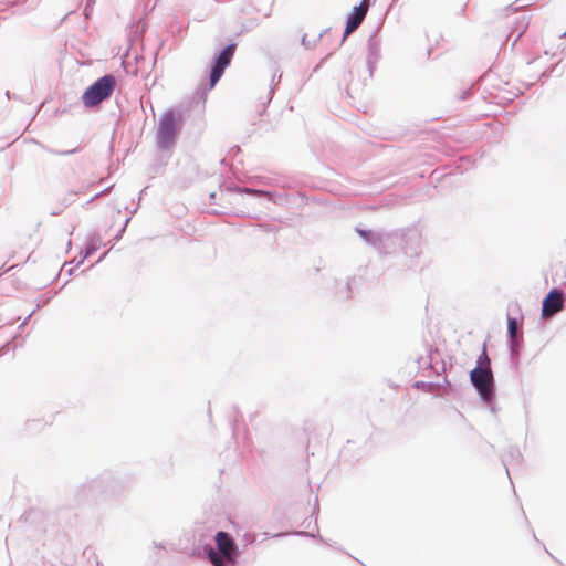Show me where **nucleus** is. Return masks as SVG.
<instances>
[{
    "label": "nucleus",
    "instance_id": "1",
    "mask_svg": "<svg viewBox=\"0 0 566 566\" xmlns=\"http://www.w3.org/2000/svg\"><path fill=\"white\" fill-rule=\"evenodd\" d=\"M219 553L213 549L209 552V559L213 566H224V562L232 566L237 562L238 552L231 536L226 532H218L214 537Z\"/></svg>",
    "mask_w": 566,
    "mask_h": 566
},
{
    "label": "nucleus",
    "instance_id": "2",
    "mask_svg": "<svg viewBox=\"0 0 566 566\" xmlns=\"http://www.w3.org/2000/svg\"><path fill=\"white\" fill-rule=\"evenodd\" d=\"M116 85V81L113 75H105L98 78L93 85H91L83 94L82 101L86 107H94L107 99Z\"/></svg>",
    "mask_w": 566,
    "mask_h": 566
},
{
    "label": "nucleus",
    "instance_id": "3",
    "mask_svg": "<svg viewBox=\"0 0 566 566\" xmlns=\"http://www.w3.org/2000/svg\"><path fill=\"white\" fill-rule=\"evenodd\" d=\"M180 122L172 112L163 114L158 128V143L161 147H168L174 143Z\"/></svg>",
    "mask_w": 566,
    "mask_h": 566
},
{
    "label": "nucleus",
    "instance_id": "4",
    "mask_svg": "<svg viewBox=\"0 0 566 566\" xmlns=\"http://www.w3.org/2000/svg\"><path fill=\"white\" fill-rule=\"evenodd\" d=\"M473 386L484 400L492 397L493 375L491 369L474 368L470 373Z\"/></svg>",
    "mask_w": 566,
    "mask_h": 566
},
{
    "label": "nucleus",
    "instance_id": "5",
    "mask_svg": "<svg viewBox=\"0 0 566 566\" xmlns=\"http://www.w3.org/2000/svg\"><path fill=\"white\" fill-rule=\"evenodd\" d=\"M235 48L237 45L234 43L229 44L218 55L210 74V87H213L221 78L226 67L230 64L234 55Z\"/></svg>",
    "mask_w": 566,
    "mask_h": 566
},
{
    "label": "nucleus",
    "instance_id": "6",
    "mask_svg": "<svg viewBox=\"0 0 566 566\" xmlns=\"http://www.w3.org/2000/svg\"><path fill=\"white\" fill-rule=\"evenodd\" d=\"M564 307L563 293L558 290H552L543 300L542 316L552 317Z\"/></svg>",
    "mask_w": 566,
    "mask_h": 566
},
{
    "label": "nucleus",
    "instance_id": "7",
    "mask_svg": "<svg viewBox=\"0 0 566 566\" xmlns=\"http://www.w3.org/2000/svg\"><path fill=\"white\" fill-rule=\"evenodd\" d=\"M369 9V0H363L361 3L357 7H354L352 13L349 14L344 36H348L353 33L364 21Z\"/></svg>",
    "mask_w": 566,
    "mask_h": 566
},
{
    "label": "nucleus",
    "instance_id": "8",
    "mask_svg": "<svg viewBox=\"0 0 566 566\" xmlns=\"http://www.w3.org/2000/svg\"><path fill=\"white\" fill-rule=\"evenodd\" d=\"M476 363H478V366L475 368L491 369V367H490L491 360L488 356L485 345L483 346V350H482L481 355L479 356Z\"/></svg>",
    "mask_w": 566,
    "mask_h": 566
},
{
    "label": "nucleus",
    "instance_id": "9",
    "mask_svg": "<svg viewBox=\"0 0 566 566\" xmlns=\"http://www.w3.org/2000/svg\"><path fill=\"white\" fill-rule=\"evenodd\" d=\"M517 324L514 318H509V332L510 336L514 338L516 336Z\"/></svg>",
    "mask_w": 566,
    "mask_h": 566
}]
</instances>
